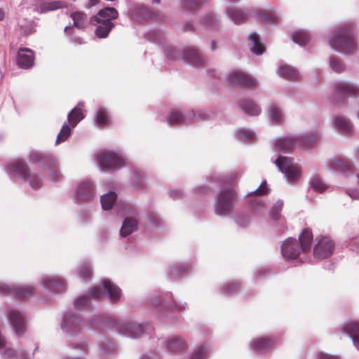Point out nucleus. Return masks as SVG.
<instances>
[{
	"label": "nucleus",
	"mask_w": 359,
	"mask_h": 359,
	"mask_svg": "<svg viewBox=\"0 0 359 359\" xmlns=\"http://www.w3.org/2000/svg\"><path fill=\"white\" fill-rule=\"evenodd\" d=\"M102 291L98 287H93L87 294H83L74 301L76 309L87 308L90 305V300L101 297L105 292L111 302H116L121 297V289L109 280H104L101 283Z\"/></svg>",
	"instance_id": "obj_1"
},
{
	"label": "nucleus",
	"mask_w": 359,
	"mask_h": 359,
	"mask_svg": "<svg viewBox=\"0 0 359 359\" xmlns=\"http://www.w3.org/2000/svg\"><path fill=\"white\" fill-rule=\"evenodd\" d=\"M331 48L336 51L351 54L356 50L357 46L353 34L352 25L339 27L330 38Z\"/></svg>",
	"instance_id": "obj_2"
},
{
	"label": "nucleus",
	"mask_w": 359,
	"mask_h": 359,
	"mask_svg": "<svg viewBox=\"0 0 359 359\" xmlns=\"http://www.w3.org/2000/svg\"><path fill=\"white\" fill-rule=\"evenodd\" d=\"M7 172L15 177L27 181L29 186L34 189L41 187L42 184L41 179L39 177L36 172H31L27 170V165L24 161H15L8 165Z\"/></svg>",
	"instance_id": "obj_3"
},
{
	"label": "nucleus",
	"mask_w": 359,
	"mask_h": 359,
	"mask_svg": "<svg viewBox=\"0 0 359 359\" xmlns=\"http://www.w3.org/2000/svg\"><path fill=\"white\" fill-rule=\"evenodd\" d=\"M100 169L102 171L118 170L126 165L125 159L121 154L114 151H102L96 156Z\"/></svg>",
	"instance_id": "obj_4"
},
{
	"label": "nucleus",
	"mask_w": 359,
	"mask_h": 359,
	"mask_svg": "<svg viewBox=\"0 0 359 359\" xmlns=\"http://www.w3.org/2000/svg\"><path fill=\"white\" fill-rule=\"evenodd\" d=\"M275 163L279 170L284 174L288 182H297L302 176L299 165L294 163L293 160L287 156H278Z\"/></svg>",
	"instance_id": "obj_5"
},
{
	"label": "nucleus",
	"mask_w": 359,
	"mask_h": 359,
	"mask_svg": "<svg viewBox=\"0 0 359 359\" xmlns=\"http://www.w3.org/2000/svg\"><path fill=\"white\" fill-rule=\"evenodd\" d=\"M149 328V325L137 322L121 321L116 322L114 325V329L117 333L132 339L143 336Z\"/></svg>",
	"instance_id": "obj_6"
},
{
	"label": "nucleus",
	"mask_w": 359,
	"mask_h": 359,
	"mask_svg": "<svg viewBox=\"0 0 359 359\" xmlns=\"http://www.w3.org/2000/svg\"><path fill=\"white\" fill-rule=\"evenodd\" d=\"M234 196V191L231 187L222 189L218 194L215 201V214L219 216H227L230 215L233 210L232 199Z\"/></svg>",
	"instance_id": "obj_7"
},
{
	"label": "nucleus",
	"mask_w": 359,
	"mask_h": 359,
	"mask_svg": "<svg viewBox=\"0 0 359 359\" xmlns=\"http://www.w3.org/2000/svg\"><path fill=\"white\" fill-rule=\"evenodd\" d=\"M6 316L14 332L18 336H22L26 330L25 315L18 309L11 308Z\"/></svg>",
	"instance_id": "obj_8"
},
{
	"label": "nucleus",
	"mask_w": 359,
	"mask_h": 359,
	"mask_svg": "<svg viewBox=\"0 0 359 359\" xmlns=\"http://www.w3.org/2000/svg\"><path fill=\"white\" fill-rule=\"evenodd\" d=\"M227 79L234 85L242 87H255L257 83L255 78L239 69L231 71L227 75Z\"/></svg>",
	"instance_id": "obj_9"
},
{
	"label": "nucleus",
	"mask_w": 359,
	"mask_h": 359,
	"mask_svg": "<svg viewBox=\"0 0 359 359\" xmlns=\"http://www.w3.org/2000/svg\"><path fill=\"white\" fill-rule=\"evenodd\" d=\"M304 252L298 240L293 238H287L281 245L282 255L287 259H296L301 253Z\"/></svg>",
	"instance_id": "obj_10"
},
{
	"label": "nucleus",
	"mask_w": 359,
	"mask_h": 359,
	"mask_svg": "<svg viewBox=\"0 0 359 359\" xmlns=\"http://www.w3.org/2000/svg\"><path fill=\"white\" fill-rule=\"evenodd\" d=\"M61 329L67 335L75 336L81 332V323L74 314L68 312L62 318Z\"/></svg>",
	"instance_id": "obj_11"
},
{
	"label": "nucleus",
	"mask_w": 359,
	"mask_h": 359,
	"mask_svg": "<svg viewBox=\"0 0 359 359\" xmlns=\"http://www.w3.org/2000/svg\"><path fill=\"white\" fill-rule=\"evenodd\" d=\"M334 252V243L330 238L321 237L313 249V255L319 259L330 257Z\"/></svg>",
	"instance_id": "obj_12"
},
{
	"label": "nucleus",
	"mask_w": 359,
	"mask_h": 359,
	"mask_svg": "<svg viewBox=\"0 0 359 359\" xmlns=\"http://www.w3.org/2000/svg\"><path fill=\"white\" fill-rule=\"evenodd\" d=\"M0 292L6 294H13L20 299H26L35 294L36 288L31 285L13 288L4 283H0Z\"/></svg>",
	"instance_id": "obj_13"
},
{
	"label": "nucleus",
	"mask_w": 359,
	"mask_h": 359,
	"mask_svg": "<svg viewBox=\"0 0 359 359\" xmlns=\"http://www.w3.org/2000/svg\"><path fill=\"white\" fill-rule=\"evenodd\" d=\"M40 283L44 290L51 293L61 292L65 290L67 285L65 279L49 276L42 278Z\"/></svg>",
	"instance_id": "obj_14"
},
{
	"label": "nucleus",
	"mask_w": 359,
	"mask_h": 359,
	"mask_svg": "<svg viewBox=\"0 0 359 359\" xmlns=\"http://www.w3.org/2000/svg\"><path fill=\"white\" fill-rule=\"evenodd\" d=\"M335 93L342 95L358 96L359 95V86L348 81H340L334 83Z\"/></svg>",
	"instance_id": "obj_15"
},
{
	"label": "nucleus",
	"mask_w": 359,
	"mask_h": 359,
	"mask_svg": "<svg viewBox=\"0 0 359 359\" xmlns=\"http://www.w3.org/2000/svg\"><path fill=\"white\" fill-rule=\"evenodd\" d=\"M95 196V187L92 182L83 181L76 188V198L80 201H88Z\"/></svg>",
	"instance_id": "obj_16"
},
{
	"label": "nucleus",
	"mask_w": 359,
	"mask_h": 359,
	"mask_svg": "<svg viewBox=\"0 0 359 359\" xmlns=\"http://www.w3.org/2000/svg\"><path fill=\"white\" fill-rule=\"evenodd\" d=\"M18 65L24 69L33 67L34 64V53L32 50L27 48H20L17 57Z\"/></svg>",
	"instance_id": "obj_17"
},
{
	"label": "nucleus",
	"mask_w": 359,
	"mask_h": 359,
	"mask_svg": "<svg viewBox=\"0 0 359 359\" xmlns=\"http://www.w3.org/2000/svg\"><path fill=\"white\" fill-rule=\"evenodd\" d=\"M46 164H44L43 170L51 182H57L62 180V174L60 171L59 163L57 161L51 158L46 160Z\"/></svg>",
	"instance_id": "obj_18"
},
{
	"label": "nucleus",
	"mask_w": 359,
	"mask_h": 359,
	"mask_svg": "<svg viewBox=\"0 0 359 359\" xmlns=\"http://www.w3.org/2000/svg\"><path fill=\"white\" fill-rule=\"evenodd\" d=\"M194 111H181V110H173L168 116L167 120L170 124H177L182 123H187L192 118L195 117Z\"/></svg>",
	"instance_id": "obj_19"
},
{
	"label": "nucleus",
	"mask_w": 359,
	"mask_h": 359,
	"mask_svg": "<svg viewBox=\"0 0 359 359\" xmlns=\"http://www.w3.org/2000/svg\"><path fill=\"white\" fill-rule=\"evenodd\" d=\"M275 145L281 150H290L299 147V140L297 135H287L275 140Z\"/></svg>",
	"instance_id": "obj_20"
},
{
	"label": "nucleus",
	"mask_w": 359,
	"mask_h": 359,
	"mask_svg": "<svg viewBox=\"0 0 359 359\" xmlns=\"http://www.w3.org/2000/svg\"><path fill=\"white\" fill-rule=\"evenodd\" d=\"M273 340L269 338L257 337L253 339L250 343V348L259 354L268 351L272 346Z\"/></svg>",
	"instance_id": "obj_21"
},
{
	"label": "nucleus",
	"mask_w": 359,
	"mask_h": 359,
	"mask_svg": "<svg viewBox=\"0 0 359 359\" xmlns=\"http://www.w3.org/2000/svg\"><path fill=\"white\" fill-rule=\"evenodd\" d=\"M183 57L191 65L196 67L202 65L205 61V58L201 53L198 52V50L191 48H187L184 50Z\"/></svg>",
	"instance_id": "obj_22"
},
{
	"label": "nucleus",
	"mask_w": 359,
	"mask_h": 359,
	"mask_svg": "<svg viewBox=\"0 0 359 359\" xmlns=\"http://www.w3.org/2000/svg\"><path fill=\"white\" fill-rule=\"evenodd\" d=\"M118 12L112 7H107L100 10L95 17L97 23L112 22L111 20L117 18Z\"/></svg>",
	"instance_id": "obj_23"
},
{
	"label": "nucleus",
	"mask_w": 359,
	"mask_h": 359,
	"mask_svg": "<svg viewBox=\"0 0 359 359\" xmlns=\"http://www.w3.org/2000/svg\"><path fill=\"white\" fill-rule=\"evenodd\" d=\"M163 345L167 351L170 353L181 351L185 347L183 339L177 337H170L165 339Z\"/></svg>",
	"instance_id": "obj_24"
},
{
	"label": "nucleus",
	"mask_w": 359,
	"mask_h": 359,
	"mask_svg": "<svg viewBox=\"0 0 359 359\" xmlns=\"http://www.w3.org/2000/svg\"><path fill=\"white\" fill-rule=\"evenodd\" d=\"M70 359H81L88 351L87 343L84 341L73 342L71 344Z\"/></svg>",
	"instance_id": "obj_25"
},
{
	"label": "nucleus",
	"mask_w": 359,
	"mask_h": 359,
	"mask_svg": "<svg viewBox=\"0 0 359 359\" xmlns=\"http://www.w3.org/2000/svg\"><path fill=\"white\" fill-rule=\"evenodd\" d=\"M344 332L346 333L353 341L356 348L359 351V323L349 322L344 327Z\"/></svg>",
	"instance_id": "obj_26"
},
{
	"label": "nucleus",
	"mask_w": 359,
	"mask_h": 359,
	"mask_svg": "<svg viewBox=\"0 0 359 359\" xmlns=\"http://www.w3.org/2000/svg\"><path fill=\"white\" fill-rule=\"evenodd\" d=\"M138 226L137 220L133 217H127L123 222L120 229V235L122 237H126L137 231Z\"/></svg>",
	"instance_id": "obj_27"
},
{
	"label": "nucleus",
	"mask_w": 359,
	"mask_h": 359,
	"mask_svg": "<svg viewBox=\"0 0 359 359\" xmlns=\"http://www.w3.org/2000/svg\"><path fill=\"white\" fill-rule=\"evenodd\" d=\"M226 15L235 24L243 22L247 17L248 12L244 9L230 8L226 10Z\"/></svg>",
	"instance_id": "obj_28"
},
{
	"label": "nucleus",
	"mask_w": 359,
	"mask_h": 359,
	"mask_svg": "<svg viewBox=\"0 0 359 359\" xmlns=\"http://www.w3.org/2000/svg\"><path fill=\"white\" fill-rule=\"evenodd\" d=\"M240 107L242 111L248 116H256L261 112V108L259 106L250 100H244L241 101Z\"/></svg>",
	"instance_id": "obj_29"
},
{
	"label": "nucleus",
	"mask_w": 359,
	"mask_h": 359,
	"mask_svg": "<svg viewBox=\"0 0 359 359\" xmlns=\"http://www.w3.org/2000/svg\"><path fill=\"white\" fill-rule=\"evenodd\" d=\"M278 74L280 77L295 80L299 78L300 74L297 69L287 65H281L278 67Z\"/></svg>",
	"instance_id": "obj_30"
},
{
	"label": "nucleus",
	"mask_w": 359,
	"mask_h": 359,
	"mask_svg": "<svg viewBox=\"0 0 359 359\" xmlns=\"http://www.w3.org/2000/svg\"><path fill=\"white\" fill-rule=\"evenodd\" d=\"M297 137L299 140V147H311L318 142L320 135L318 132H311Z\"/></svg>",
	"instance_id": "obj_31"
},
{
	"label": "nucleus",
	"mask_w": 359,
	"mask_h": 359,
	"mask_svg": "<svg viewBox=\"0 0 359 359\" xmlns=\"http://www.w3.org/2000/svg\"><path fill=\"white\" fill-rule=\"evenodd\" d=\"M81 105L82 104L79 103L68 114V122L72 127H75L84 118L80 107Z\"/></svg>",
	"instance_id": "obj_32"
},
{
	"label": "nucleus",
	"mask_w": 359,
	"mask_h": 359,
	"mask_svg": "<svg viewBox=\"0 0 359 359\" xmlns=\"http://www.w3.org/2000/svg\"><path fill=\"white\" fill-rule=\"evenodd\" d=\"M71 18L74 22V25L78 29H84L88 25V16L82 11L72 13Z\"/></svg>",
	"instance_id": "obj_33"
},
{
	"label": "nucleus",
	"mask_w": 359,
	"mask_h": 359,
	"mask_svg": "<svg viewBox=\"0 0 359 359\" xmlns=\"http://www.w3.org/2000/svg\"><path fill=\"white\" fill-rule=\"evenodd\" d=\"M334 126L336 129L349 133L352 130L351 122L342 116H334Z\"/></svg>",
	"instance_id": "obj_34"
},
{
	"label": "nucleus",
	"mask_w": 359,
	"mask_h": 359,
	"mask_svg": "<svg viewBox=\"0 0 359 359\" xmlns=\"http://www.w3.org/2000/svg\"><path fill=\"white\" fill-rule=\"evenodd\" d=\"M116 194L114 191H109L100 196V203L102 208L104 210H111L115 201H116Z\"/></svg>",
	"instance_id": "obj_35"
},
{
	"label": "nucleus",
	"mask_w": 359,
	"mask_h": 359,
	"mask_svg": "<svg viewBox=\"0 0 359 359\" xmlns=\"http://www.w3.org/2000/svg\"><path fill=\"white\" fill-rule=\"evenodd\" d=\"M99 351L101 356L107 358L116 354L117 349L111 341H103L99 345Z\"/></svg>",
	"instance_id": "obj_36"
},
{
	"label": "nucleus",
	"mask_w": 359,
	"mask_h": 359,
	"mask_svg": "<svg viewBox=\"0 0 359 359\" xmlns=\"http://www.w3.org/2000/svg\"><path fill=\"white\" fill-rule=\"evenodd\" d=\"M312 241L313 234L311 231L309 229H305L299 235L298 241L300 246L302 247L306 252L310 248Z\"/></svg>",
	"instance_id": "obj_37"
},
{
	"label": "nucleus",
	"mask_w": 359,
	"mask_h": 359,
	"mask_svg": "<svg viewBox=\"0 0 359 359\" xmlns=\"http://www.w3.org/2000/svg\"><path fill=\"white\" fill-rule=\"evenodd\" d=\"M332 167L346 177L349 176L353 172L352 165L349 163L341 160L334 161L332 163Z\"/></svg>",
	"instance_id": "obj_38"
},
{
	"label": "nucleus",
	"mask_w": 359,
	"mask_h": 359,
	"mask_svg": "<svg viewBox=\"0 0 359 359\" xmlns=\"http://www.w3.org/2000/svg\"><path fill=\"white\" fill-rule=\"evenodd\" d=\"M65 3L60 1L41 3L40 4V10H39V14L46 13L49 11H55L58 8H65Z\"/></svg>",
	"instance_id": "obj_39"
},
{
	"label": "nucleus",
	"mask_w": 359,
	"mask_h": 359,
	"mask_svg": "<svg viewBox=\"0 0 359 359\" xmlns=\"http://www.w3.org/2000/svg\"><path fill=\"white\" fill-rule=\"evenodd\" d=\"M249 39L252 43L251 48L252 51L256 55H261L265 50V47L263 43L260 42L259 36L257 33H252L249 36Z\"/></svg>",
	"instance_id": "obj_40"
},
{
	"label": "nucleus",
	"mask_w": 359,
	"mask_h": 359,
	"mask_svg": "<svg viewBox=\"0 0 359 359\" xmlns=\"http://www.w3.org/2000/svg\"><path fill=\"white\" fill-rule=\"evenodd\" d=\"M95 29V34L99 38H106L112 28L114 27L113 22L97 23Z\"/></svg>",
	"instance_id": "obj_41"
},
{
	"label": "nucleus",
	"mask_w": 359,
	"mask_h": 359,
	"mask_svg": "<svg viewBox=\"0 0 359 359\" xmlns=\"http://www.w3.org/2000/svg\"><path fill=\"white\" fill-rule=\"evenodd\" d=\"M133 14L135 17L141 20H147L153 18L152 12L143 6H136L133 11Z\"/></svg>",
	"instance_id": "obj_42"
},
{
	"label": "nucleus",
	"mask_w": 359,
	"mask_h": 359,
	"mask_svg": "<svg viewBox=\"0 0 359 359\" xmlns=\"http://www.w3.org/2000/svg\"><path fill=\"white\" fill-rule=\"evenodd\" d=\"M292 39L294 43L303 46L309 42V35L306 31L300 29L294 32Z\"/></svg>",
	"instance_id": "obj_43"
},
{
	"label": "nucleus",
	"mask_w": 359,
	"mask_h": 359,
	"mask_svg": "<svg viewBox=\"0 0 359 359\" xmlns=\"http://www.w3.org/2000/svg\"><path fill=\"white\" fill-rule=\"evenodd\" d=\"M269 117L273 122H280L283 117L281 109L277 104H272L269 108Z\"/></svg>",
	"instance_id": "obj_44"
},
{
	"label": "nucleus",
	"mask_w": 359,
	"mask_h": 359,
	"mask_svg": "<svg viewBox=\"0 0 359 359\" xmlns=\"http://www.w3.org/2000/svg\"><path fill=\"white\" fill-rule=\"evenodd\" d=\"M109 121V116L107 110L103 107H100L95 114V122L98 126H105Z\"/></svg>",
	"instance_id": "obj_45"
},
{
	"label": "nucleus",
	"mask_w": 359,
	"mask_h": 359,
	"mask_svg": "<svg viewBox=\"0 0 359 359\" xmlns=\"http://www.w3.org/2000/svg\"><path fill=\"white\" fill-rule=\"evenodd\" d=\"M208 348L205 345L195 346L190 359H207Z\"/></svg>",
	"instance_id": "obj_46"
},
{
	"label": "nucleus",
	"mask_w": 359,
	"mask_h": 359,
	"mask_svg": "<svg viewBox=\"0 0 359 359\" xmlns=\"http://www.w3.org/2000/svg\"><path fill=\"white\" fill-rule=\"evenodd\" d=\"M310 185L311 187L316 191L322 193L327 188V185H326L321 178L319 176H313L310 180Z\"/></svg>",
	"instance_id": "obj_47"
},
{
	"label": "nucleus",
	"mask_w": 359,
	"mask_h": 359,
	"mask_svg": "<svg viewBox=\"0 0 359 359\" xmlns=\"http://www.w3.org/2000/svg\"><path fill=\"white\" fill-rule=\"evenodd\" d=\"M30 161L35 164L41 165L43 168L44 164H46V160H50L52 158L44 156L39 151H32L29 154Z\"/></svg>",
	"instance_id": "obj_48"
},
{
	"label": "nucleus",
	"mask_w": 359,
	"mask_h": 359,
	"mask_svg": "<svg viewBox=\"0 0 359 359\" xmlns=\"http://www.w3.org/2000/svg\"><path fill=\"white\" fill-rule=\"evenodd\" d=\"M71 133L72 131L70 126L67 123H65L62 125V128L57 136L55 144H58L59 143L67 140L71 135Z\"/></svg>",
	"instance_id": "obj_49"
},
{
	"label": "nucleus",
	"mask_w": 359,
	"mask_h": 359,
	"mask_svg": "<svg viewBox=\"0 0 359 359\" xmlns=\"http://www.w3.org/2000/svg\"><path fill=\"white\" fill-rule=\"evenodd\" d=\"M283 207V201L281 200L277 201L273 205L270 211V217L273 220H278L280 217V212Z\"/></svg>",
	"instance_id": "obj_50"
},
{
	"label": "nucleus",
	"mask_w": 359,
	"mask_h": 359,
	"mask_svg": "<svg viewBox=\"0 0 359 359\" xmlns=\"http://www.w3.org/2000/svg\"><path fill=\"white\" fill-rule=\"evenodd\" d=\"M78 273L81 279L89 280L92 276V269L88 264H83L80 266Z\"/></svg>",
	"instance_id": "obj_51"
},
{
	"label": "nucleus",
	"mask_w": 359,
	"mask_h": 359,
	"mask_svg": "<svg viewBox=\"0 0 359 359\" xmlns=\"http://www.w3.org/2000/svg\"><path fill=\"white\" fill-rule=\"evenodd\" d=\"M330 66L333 71L338 73L343 72L344 69L342 62L335 57H332L330 59Z\"/></svg>",
	"instance_id": "obj_52"
},
{
	"label": "nucleus",
	"mask_w": 359,
	"mask_h": 359,
	"mask_svg": "<svg viewBox=\"0 0 359 359\" xmlns=\"http://www.w3.org/2000/svg\"><path fill=\"white\" fill-rule=\"evenodd\" d=\"M237 133L241 138L248 140H253L256 137V134L254 131L246 128L238 130Z\"/></svg>",
	"instance_id": "obj_53"
},
{
	"label": "nucleus",
	"mask_w": 359,
	"mask_h": 359,
	"mask_svg": "<svg viewBox=\"0 0 359 359\" xmlns=\"http://www.w3.org/2000/svg\"><path fill=\"white\" fill-rule=\"evenodd\" d=\"M27 10L30 13L39 14L40 10V4L39 0H26Z\"/></svg>",
	"instance_id": "obj_54"
},
{
	"label": "nucleus",
	"mask_w": 359,
	"mask_h": 359,
	"mask_svg": "<svg viewBox=\"0 0 359 359\" xmlns=\"http://www.w3.org/2000/svg\"><path fill=\"white\" fill-rule=\"evenodd\" d=\"M269 193V188L266 182H262L260 186L257 188L254 191H252L250 195L252 196H262L266 195Z\"/></svg>",
	"instance_id": "obj_55"
},
{
	"label": "nucleus",
	"mask_w": 359,
	"mask_h": 359,
	"mask_svg": "<svg viewBox=\"0 0 359 359\" xmlns=\"http://www.w3.org/2000/svg\"><path fill=\"white\" fill-rule=\"evenodd\" d=\"M201 0H184L182 3V7L187 10H193L199 4Z\"/></svg>",
	"instance_id": "obj_56"
},
{
	"label": "nucleus",
	"mask_w": 359,
	"mask_h": 359,
	"mask_svg": "<svg viewBox=\"0 0 359 359\" xmlns=\"http://www.w3.org/2000/svg\"><path fill=\"white\" fill-rule=\"evenodd\" d=\"M203 23L206 27H210L212 25H216L217 20L212 14H209L203 19Z\"/></svg>",
	"instance_id": "obj_57"
},
{
	"label": "nucleus",
	"mask_w": 359,
	"mask_h": 359,
	"mask_svg": "<svg viewBox=\"0 0 359 359\" xmlns=\"http://www.w3.org/2000/svg\"><path fill=\"white\" fill-rule=\"evenodd\" d=\"M265 209V205L261 199H257L254 202V210L257 213H262Z\"/></svg>",
	"instance_id": "obj_58"
},
{
	"label": "nucleus",
	"mask_w": 359,
	"mask_h": 359,
	"mask_svg": "<svg viewBox=\"0 0 359 359\" xmlns=\"http://www.w3.org/2000/svg\"><path fill=\"white\" fill-rule=\"evenodd\" d=\"M3 359H17L15 351L12 349H7L3 353Z\"/></svg>",
	"instance_id": "obj_59"
},
{
	"label": "nucleus",
	"mask_w": 359,
	"mask_h": 359,
	"mask_svg": "<svg viewBox=\"0 0 359 359\" xmlns=\"http://www.w3.org/2000/svg\"><path fill=\"white\" fill-rule=\"evenodd\" d=\"M237 287V285L234 283H229L223 287L224 292L226 294H231Z\"/></svg>",
	"instance_id": "obj_60"
},
{
	"label": "nucleus",
	"mask_w": 359,
	"mask_h": 359,
	"mask_svg": "<svg viewBox=\"0 0 359 359\" xmlns=\"http://www.w3.org/2000/svg\"><path fill=\"white\" fill-rule=\"evenodd\" d=\"M316 359H338L337 356L325 354L322 352L316 353Z\"/></svg>",
	"instance_id": "obj_61"
},
{
	"label": "nucleus",
	"mask_w": 359,
	"mask_h": 359,
	"mask_svg": "<svg viewBox=\"0 0 359 359\" xmlns=\"http://www.w3.org/2000/svg\"><path fill=\"white\" fill-rule=\"evenodd\" d=\"M170 194L174 198H178L182 196V193L177 190L170 191Z\"/></svg>",
	"instance_id": "obj_62"
},
{
	"label": "nucleus",
	"mask_w": 359,
	"mask_h": 359,
	"mask_svg": "<svg viewBox=\"0 0 359 359\" xmlns=\"http://www.w3.org/2000/svg\"><path fill=\"white\" fill-rule=\"evenodd\" d=\"M100 0H88L87 8L93 7L99 3Z\"/></svg>",
	"instance_id": "obj_63"
},
{
	"label": "nucleus",
	"mask_w": 359,
	"mask_h": 359,
	"mask_svg": "<svg viewBox=\"0 0 359 359\" xmlns=\"http://www.w3.org/2000/svg\"><path fill=\"white\" fill-rule=\"evenodd\" d=\"M356 243H357V241H353L352 243H351V249L353 250V251H355V252H358L359 251V246H357L356 245Z\"/></svg>",
	"instance_id": "obj_64"
}]
</instances>
